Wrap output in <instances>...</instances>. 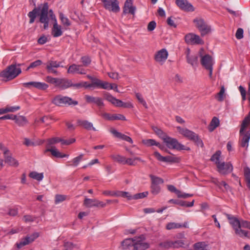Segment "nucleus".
Listing matches in <instances>:
<instances>
[{
    "label": "nucleus",
    "instance_id": "f257e3e1",
    "mask_svg": "<svg viewBox=\"0 0 250 250\" xmlns=\"http://www.w3.org/2000/svg\"><path fill=\"white\" fill-rule=\"evenodd\" d=\"M31 4L35 6L34 9L28 13V16L30 18L29 23H33L37 16H39V21L43 23L44 29H46L48 27L49 25V6L47 2L43 3L42 7H36L35 0H29Z\"/></svg>",
    "mask_w": 250,
    "mask_h": 250
},
{
    "label": "nucleus",
    "instance_id": "f03ea898",
    "mask_svg": "<svg viewBox=\"0 0 250 250\" xmlns=\"http://www.w3.org/2000/svg\"><path fill=\"white\" fill-rule=\"evenodd\" d=\"M21 64H11L8 66L5 69L0 73V77L2 78L3 81L5 82L14 79L21 73V69L17 67L20 66Z\"/></svg>",
    "mask_w": 250,
    "mask_h": 250
},
{
    "label": "nucleus",
    "instance_id": "7ed1b4c3",
    "mask_svg": "<svg viewBox=\"0 0 250 250\" xmlns=\"http://www.w3.org/2000/svg\"><path fill=\"white\" fill-rule=\"evenodd\" d=\"M177 129L181 134L183 135L188 139L193 142L198 146L201 147L204 146L203 141L200 138L198 135L195 132L187 128H183L180 126H177Z\"/></svg>",
    "mask_w": 250,
    "mask_h": 250
},
{
    "label": "nucleus",
    "instance_id": "20e7f679",
    "mask_svg": "<svg viewBox=\"0 0 250 250\" xmlns=\"http://www.w3.org/2000/svg\"><path fill=\"white\" fill-rule=\"evenodd\" d=\"M177 129L181 134L183 135L188 139L193 142L198 146L201 147L204 146L203 141L200 138L198 135L195 132L187 128H183L180 126H177Z\"/></svg>",
    "mask_w": 250,
    "mask_h": 250
},
{
    "label": "nucleus",
    "instance_id": "39448f33",
    "mask_svg": "<svg viewBox=\"0 0 250 250\" xmlns=\"http://www.w3.org/2000/svg\"><path fill=\"white\" fill-rule=\"evenodd\" d=\"M163 140L166 144L167 146L170 149H176L179 150H190L189 147L185 146L179 143L176 139L170 137L167 135L164 138Z\"/></svg>",
    "mask_w": 250,
    "mask_h": 250
},
{
    "label": "nucleus",
    "instance_id": "423d86ee",
    "mask_svg": "<svg viewBox=\"0 0 250 250\" xmlns=\"http://www.w3.org/2000/svg\"><path fill=\"white\" fill-rule=\"evenodd\" d=\"M53 103L57 106L76 105L78 104L77 101L73 100L71 98L62 95L55 97L53 100Z\"/></svg>",
    "mask_w": 250,
    "mask_h": 250
},
{
    "label": "nucleus",
    "instance_id": "0eeeda50",
    "mask_svg": "<svg viewBox=\"0 0 250 250\" xmlns=\"http://www.w3.org/2000/svg\"><path fill=\"white\" fill-rule=\"evenodd\" d=\"M0 150L3 154L4 161L6 163L14 167H17L19 166L18 161L12 157L9 150L2 144H0Z\"/></svg>",
    "mask_w": 250,
    "mask_h": 250
},
{
    "label": "nucleus",
    "instance_id": "6e6552de",
    "mask_svg": "<svg viewBox=\"0 0 250 250\" xmlns=\"http://www.w3.org/2000/svg\"><path fill=\"white\" fill-rule=\"evenodd\" d=\"M196 27L201 32L202 36H204L210 32V27L207 24L205 21L200 18H197L193 20Z\"/></svg>",
    "mask_w": 250,
    "mask_h": 250
},
{
    "label": "nucleus",
    "instance_id": "1a4fd4ad",
    "mask_svg": "<svg viewBox=\"0 0 250 250\" xmlns=\"http://www.w3.org/2000/svg\"><path fill=\"white\" fill-rule=\"evenodd\" d=\"M149 177L151 179V192L154 195L158 194L161 190L160 185L164 183V180L159 177L150 175Z\"/></svg>",
    "mask_w": 250,
    "mask_h": 250
},
{
    "label": "nucleus",
    "instance_id": "9d476101",
    "mask_svg": "<svg viewBox=\"0 0 250 250\" xmlns=\"http://www.w3.org/2000/svg\"><path fill=\"white\" fill-rule=\"evenodd\" d=\"M145 237L143 235L134 237V248L132 250H146L149 247V244L145 241Z\"/></svg>",
    "mask_w": 250,
    "mask_h": 250
},
{
    "label": "nucleus",
    "instance_id": "9b49d317",
    "mask_svg": "<svg viewBox=\"0 0 250 250\" xmlns=\"http://www.w3.org/2000/svg\"><path fill=\"white\" fill-rule=\"evenodd\" d=\"M48 15L50 18L55 21L52 31V34L54 37H58L62 35V31L61 26L58 24L55 15L53 14V11L50 10Z\"/></svg>",
    "mask_w": 250,
    "mask_h": 250
},
{
    "label": "nucleus",
    "instance_id": "f8f14e48",
    "mask_svg": "<svg viewBox=\"0 0 250 250\" xmlns=\"http://www.w3.org/2000/svg\"><path fill=\"white\" fill-rule=\"evenodd\" d=\"M45 64L48 73L56 75H58V71L56 69L61 66L62 67L61 65V62L53 60L48 61Z\"/></svg>",
    "mask_w": 250,
    "mask_h": 250
},
{
    "label": "nucleus",
    "instance_id": "ddd939ff",
    "mask_svg": "<svg viewBox=\"0 0 250 250\" xmlns=\"http://www.w3.org/2000/svg\"><path fill=\"white\" fill-rule=\"evenodd\" d=\"M103 2L106 9L114 12L119 11L120 8L117 0H103Z\"/></svg>",
    "mask_w": 250,
    "mask_h": 250
},
{
    "label": "nucleus",
    "instance_id": "4468645a",
    "mask_svg": "<svg viewBox=\"0 0 250 250\" xmlns=\"http://www.w3.org/2000/svg\"><path fill=\"white\" fill-rule=\"evenodd\" d=\"M185 39L186 42L188 44H203L204 43V41L198 35L193 33H189L186 35Z\"/></svg>",
    "mask_w": 250,
    "mask_h": 250
},
{
    "label": "nucleus",
    "instance_id": "2eb2a0df",
    "mask_svg": "<svg viewBox=\"0 0 250 250\" xmlns=\"http://www.w3.org/2000/svg\"><path fill=\"white\" fill-rule=\"evenodd\" d=\"M39 236L38 232H34L30 235H27L25 238H22L21 242L17 244V247L19 249L21 248L23 246L27 245L30 243L33 242Z\"/></svg>",
    "mask_w": 250,
    "mask_h": 250
},
{
    "label": "nucleus",
    "instance_id": "dca6fc26",
    "mask_svg": "<svg viewBox=\"0 0 250 250\" xmlns=\"http://www.w3.org/2000/svg\"><path fill=\"white\" fill-rule=\"evenodd\" d=\"M168 57V52L166 49H162L157 51L155 55V60L160 64L162 65Z\"/></svg>",
    "mask_w": 250,
    "mask_h": 250
},
{
    "label": "nucleus",
    "instance_id": "f3484780",
    "mask_svg": "<svg viewBox=\"0 0 250 250\" xmlns=\"http://www.w3.org/2000/svg\"><path fill=\"white\" fill-rule=\"evenodd\" d=\"M218 172L222 174H227L232 171L233 167L229 163L222 162L217 166Z\"/></svg>",
    "mask_w": 250,
    "mask_h": 250
},
{
    "label": "nucleus",
    "instance_id": "a211bd4d",
    "mask_svg": "<svg viewBox=\"0 0 250 250\" xmlns=\"http://www.w3.org/2000/svg\"><path fill=\"white\" fill-rule=\"evenodd\" d=\"M175 3L178 7L183 11H194V8L193 6L190 3H189L187 0H176Z\"/></svg>",
    "mask_w": 250,
    "mask_h": 250
},
{
    "label": "nucleus",
    "instance_id": "6ab92c4d",
    "mask_svg": "<svg viewBox=\"0 0 250 250\" xmlns=\"http://www.w3.org/2000/svg\"><path fill=\"white\" fill-rule=\"evenodd\" d=\"M201 63L205 68L212 67L214 63L212 57L208 54H200Z\"/></svg>",
    "mask_w": 250,
    "mask_h": 250
},
{
    "label": "nucleus",
    "instance_id": "aec40b11",
    "mask_svg": "<svg viewBox=\"0 0 250 250\" xmlns=\"http://www.w3.org/2000/svg\"><path fill=\"white\" fill-rule=\"evenodd\" d=\"M67 73L70 74L77 73L79 74H85L86 72V70L82 67V65L72 64L69 66Z\"/></svg>",
    "mask_w": 250,
    "mask_h": 250
},
{
    "label": "nucleus",
    "instance_id": "412c9836",
    "mask_svg": "<svg viewBox=\"0 0 250 250\" xmlns=\"http://www.w3.org/2000/svg\"><path fill=\"white\" fill-rule=\"evenodd\" d=\"M155 157L160 161L165 162L176 163L178 159L172 156H162L159 152L155 151L154 153Z\"/></svg>",
    "mask_w": 250,
    "mask_h": 250
},
{
    "label": "nucleus",
    "instance_id": "4be33fe9",
    "mask_svg": "<svg viewBox=\"0 0 250 250\" xmlns=\"http://www.w3.org/2000/svg\"><path fill=\"white\" fill-rule=\"evenodd\" d=\"M24 87H29L32 86L40 90H45L48 87V84L44 83L30 82L23 83Z\"/></svg>",
    "mask_w": 250,
    "mask_h": 250
},
{
    "label": "nucleus",
    "instance_id": "5701e85b",
    "mask_svg": "<svg viewBox=\"0 0 250 250\" xmlns=\"http://www.w3.org/2000/svg\"><path fill=\"white\" fill-rule=\"evenodd\" d=\"M136 7L133 6L132 0H126L125 2L123 13L134 15Z\"/></svg>",
    "mask_w": 250,
    "mask_h": 250
},
{
    "label": "nucleus",
    "instance_id": "b1692460",
    "mask_svg": "<svg viewBox=\"0 0 250 250\" xmlns=\"http://www.w3.org/2000/svg\"><path fill=\"white\" fill-rule=\"evenodd\" d=\"M93 84L95 85V87L101 88L104 89L109 90L113 88L112 84L107 82L101 81L99 79L95 80Z\"/></svg>",
    "mask_w": 250,
    "mask_h": 250
},
{
    "label": "nucleus",
    "instance_id": "393cba45",
    "mask_svg": "<svg viewBox=\"0 0 250 250\" xmlns=\"http://www.w3.org/2000/svg\"><path fill=\"white\" fill-rule=\"evenodd\" d=\"M227 218L229 220V224L232 226L234 231L235 229L240 228L241 220H238L237 218L229 214H225Z\"/></svg>",
    "mask_w": 250,
    "mask_h": 250
},
{
    "label": "nucleus",
    "instance_id": "a878e982",
    "mask_svg": "<svg viewBox=\"0 0 250 250\" xmlns=\"http://www.w3.org/2000/svg\"><path fill=\"white\" fill-rule=\"evenodd\" d=\"M134 237L132 238H127L122 242L121 248L123 250H130L134 248Z\"/></svg>",
    "mask_w": 250,
    "mask_h": 250
},
{
    "label": "nucleus",
    "instance_id": "bb28decb",
    "mask_svg": "<svg viewBox=\"0 0 250 250\" xmlns=\"http://www.w3.org/2000/svg\"><path fill=\"white\" fill-rule=\"evenodd\" d=\"M74 84L71 80L59 79L57 86L62 89H65L71 86L74 87Z\"/></svg>",
    "mask_w": 250,
    "mask_h": 250
},
{
    "label": "nucleus",
    "instance_id": "cd10ccee",
    "mask_svg": "<svg viewBox=\"0 0 250 250\" xmlns=\"http://www.w3.org/2000/svg\"><path fill=\"white\" fill-rule=\"evenodd\" d=\"M47 152H50L51 154L57 158H64L68 157V155L65 154H62L60 152L58 151V150L55 147H51V148H47L45 151L44 153Z\"/></svg>",
    "mask_w": 250,
    "mask_h": 250
},
{
    "label": "nucleus",
    "instance_id": "c85d7f7f",
    "mask_svg": "<svg viewBox=\"0 0 250 250\" xmlns=\"http://www.w3.org/2000/svg\"><path fill=\"white\" fill-rule=\"evenodd\" d=\"M240 135L242 137L241 146L243 147H247L249 146V142L250 139V131H248L245 133L243 132Z\"/></svg>",
    "mask_w": 250,
    "mask_h": 250
},
{
    "label": "nucleus",
    "instance_id": "c756f323",
    "mask_svg": "<svg viewBox=\"0 0 250 250\" xmlns=\"http://www.w3.org/2000/svg\"><path fill=\"white\" fill-rule=\"evenodd\" d=\"M187 61L193 67H196L198 62V57L196 55H190L188 53L187 54Z\"/></svg>",
    "mask_w": 250,
    "mask_h": 250
},
{
    "label": "nucleus",
    "instance_id": "7c9ffc66",
    "mask_svg": "<svg viewBox=\"0 0 250 250\" xmlns=\"http://www.w3.org/2000/svg\"><path fill=\"white\" fill-rule=\"evenodd\" d=\"M78 125L83 126V128L87 130H91L92 129L94 131H96V129L95 127L93 126V124L86 120H78Z\"/></svg>",
    "mask_w": 250,
    "mask_h": 250
},
{
    "label": "nucleus",
    "instance_id": "2f4dec72",
    "mask_svg": "<svg viewBox=\"0 0 250 250\" xmlns=\"http://www.w3.org/2000/svg\"><path fill=\"white\" fill-rule=\"evenodd\" d=\"M13 120L20 126H23L27 123V120L24 116L15 115Z\"/></svg>",
    "mask_w": 250,
    "mask_h": 250
},
{
    "label": "nucleus",
    "instance_id": "473e14b6",
    "mask_svg": "<svg viewBox=\"0 0 250 250\" xmlns=\"http://www.w3.org/2000/svg\"><path fill=\"white\" fill-rule=\"evenodd\" d=\"M250 124V111L249 112L248 115L245 117L242 121L241 128L240 130V134L244 131V130L249 126Z\"/></svg>",
    "mask_w": 250,
    "mask_h": 250
},
{
    "label": "nucleus",
    "instance_id": "72a5a7b5",
    "mask_svg": "<svg viewBox=\"0 0 250 250\" xmlns=\"http://www.w3.org/2000/svg\"><path fill=\"white\" fill-rule=\"evenodd\" d=\"M59 142H61V139L58 137H54L48 139L46 140V148H51V147H55L53 146V145Z\"/></svg>",
    "mask_w": 250,
    "mask_h": 250
},
{
    "label": "nucleus",
    "instance_id": "f704fd0d",
    "mask_svg": "<svg viewBox=\"0 0 250 250\" xmlns=\"http://www.w3.org/2000/svg\"><path fill=\"white\" fill-rule=\"evenodd\" d=\"M110 157L114 161L119 164L124 165V162H125V157L119 154H112Z\"/></svg>",
    "mask_w": 250,
    "mask_h": 250
},
{
    "label": "nucleus",
    "instance_id": "c9c22d12",
    "mask_svg": "<svg viewBox=\"0 0 250 250\" xmlns=\"http://www.w3.org/2000/svg\"><path fill=\"white\" fill-rule=\"evenodd\" d=\"M69 197L65 195L62 194H56L55 196V204H58L62 202L65 200H69Z\"/></svg>",
    "mask_w": 250,
    "mask_h": 250
},
{
    "label": "nucleus",
    "instance_id": "e433bc0d",
    "mask_svg": "<svg viewBox=\"0 0 250 250\" xmlns=\"http://www.w3.org/2000/svg\"><path fill=\"white\" fill-rule=\"evenodd\" d=\"M96 202H97V199H96L85 198L83 201V205L87 208L95 207V206H97Z\"/></svg>",
    "mask_w": 250,
    "mask_h": 250
},
{
    "label": "nucleus",
    "instance_id": "4c0bfd02",
    "mask_svg": "<svg viewBox=\"0 0 250 250\" xmlns=\"http://www.w3.org/2000/svg\"><path fill=\"white\" fill-rule=\"evenodd\" d=\"M29 176L31 178L40 181H42L43 178V173H38L36 171H32L29 173Z\"/></svg>",
    "mask_w": 250,
    "mask_h": 250
},
{
    "label": "nucleus",
    "instance_id": "58836bf2",
    "mask_svg": "<svg viewBox=\"0 0 250 250\" xmlns=\"http://www.w3.org/2000/svg\"><path fill=\"white\" fill-rule=\"evenodd\" d=\"M219 125V120L218 118L216 117H214L209 124V130L210 131H213L215 128H216Z\"/></svg>",
    "mask_w": 250,
    "mask_h": 250
},
{
    "label": "nucleus",
    "instance_id": "ea45409f",
    "mask_svg": "<svg viewBox=\"0 0 250 250\" xmlns=\"http://www.w3.org/2000/svg\"><path fill=\"white\" fill-rule=\"evenodd\" d=\"M95 80H92V83H88L87 82H83L75 83L74 84V87L77 88H79L80 87H84L85 88L90 87H95V85L94 84V82Z\"/></svg>",
    "mask_w": 250,
    "mask_h": 250
},
{
    "label": "nucleus",
    "instance_id": "a19ab883",
    "mask_svg": "<svg viewBox=\"0 0 250 250\" xmlns=\"http://www.w3.org/2000/svg\"><path fill=\"white\" fill-rule=\"evenodd\" d=\"M244 176L248 188L250 189V168L246 167L244 168Z\"/></svg>",
    "mask_w": 250,
    "mask_h": 250
},
{
    "label": "nucleus",
    "instance_id": "79ce46f5",
    "mask_svg": "<svg viewBox=\"0 0 250 250\" xmlns=\"http://www.w3.org/2000/svg\"><path fill=\"white\" fill-rule=\"evenodd\" d=\"M235 233L236 235L241 237L244 236L245 237L250 238V236L248 235V231L242 229L241 228H239L238 229H235Z\"/></svg>",
    "mask_w": 250,
    "mask_h": 250
},
{
    "label": "nucleus",
    "instance_id": "37998d69",
    "mask_svg": "<svg viewBox=\"0 0 250 250\" xmlns=\"http://www.w3.org/2000/svg\"><path fill=\"white\" fill-rule=\"evenodd\" d=\"M142 143L144 145L147 147L158 145V142H156L154 139H146L142 141Z\"/></svg>",
    "mask_w": 250,
    "mask_h": 250
},
{
    "label": "nucleus",
    "instance_id": "c03bdc74",
    "mask_svg": "<svg viewBox=\"0 0 250 250\" xmlns=\"http://www.w3.org/2000/svg\"><path fill=\"white\" fill-rule=\"evenodd\" d=\"M207 245L205 242H198L194 244L193 248L195 250H207Z\"/></svg>",
    "mask_w": 250,
    "mask_h": 250
},
{
    "label": "nucleus",
    "instance_id": "a18cd8bd",
    "mask_svg": "<svg viewBox=\"0 0 250 250\" xmlns=\"http://www.w3.org/2000/svg\"><path fill=\"white\" fill-rule=\"evenodd\" d=\"M221 155V151H217L215 153H214L211 157L210 160L211 161L214 162L215 164H216L217 166H218V164L221 163L219 161L220 157Z\"/></svg>",
    "mask_w": 250,
    "mask_h": 250
},
{
    "label": "nucleus",
    "instance_id": "49530a36",
    "mask_svg": "<svg viewBox=\"0 0 250 250\" xmlns=\"http://www.w3.org/2000/svg\"><path fill=\"white\" fill-rule=\"evenodd\" d=\"M173 245V241L170 240H167L160 244V246L165 249L172 248Z\"/></svg>",
    "mask_w": 250,
    "mask_h": 250
},
{
    "label": "nucleus",
    "instance_id": "de8ad7c7",
    "mask_svg": "<svg viewBox=\"0 0 250 250\" xmlns=\"http://www.w3.org/2000/svg\"><path fill=\"white\" fill-rule=\"evenodd\" d=\"M152 128L155 133L162 140L167 135L161 129L156 126H154Z\"/></svg>",
    "mask_w": 250,
    "mask_h": 250
},
{
    "label": "nucleus",
    "instance_id": "09e8293b",
    "mask_svg": "<svg viewBox=\"0 0 250 250\" xmlns=\"http://www.w3.org/2000/svg\"><path fill=\"white\" fill-rule=\"evenodd\" d=\"M98 113L104 119L109 121H112L113 114L103 112L102 110H99Z\"/></svg>",
    "mask_w": 250,
    "mask_h": 250
},
{
    "label": "nucleus",
    "instance_id": "8fccbe9b",
    "mask_svg": "<svg viewBox=\"0 0 250 250\" xmlns=\"http://www.w3.org/2000/svg\"><path fill=\"white\" fill-rule=\"evenodd\" d=\"M225 94V88L224 86L221 87V89L219 93L216 95L215 98L219 102H222L224 100V96Z\"/></svg>",
    "mask_w": 250,
    "mask_h": 250
},
{
    "label": "nucleus",
    "instance_id": "3c124183",
    "mask_svg": "<svg viewBox=\"0 0 250 250\" xmlns=\"http://www.w3.org/2000/svg\"><path fill=\"white\" fill-rule=\"evenodd\" d=\"M117 196L126 198L129 200L133 199V196L131 195L129 192L126 191H117Z\"/></svg>",
    "mask_w": 250,
    "mask_h": 250
},
{
    "label": "nucleus",
    "instance_id": "603ef678",
    "mask_svg": "<svg viewBox=\"0 0 250 250\" xmlns=\"http://www.w3.org/2000/svg\"><path fill=\"white\" fill-rule=\"evenodd\" d=\"M81 61L83 63L82 66H87L91 62V59L87 56H83L81 58Z\"/></svg>",
    "mask_w": 250,
    "mask_h": 250
},
{
    "label": "nucleus",
    "instance_id": "864d4df0",
    "mask_svg": "<svg viewBox=\"0 0 250 250\" xmlns=\"http://www.w3.org/2000/svg\"><path fill=\"white\" fill-rule=\"evenodd\" d=\"M182 227V225L175 223H169L167 224L166 228L167 229L170 230L174 229L180 228Z\"/></svg>",
    "mask_w": 250,
    "mask_h": 250
},
{
    "label": "nucleus",
    "instance_id": "5fc2aeb1",
    "mask_svg": "<svg viewBox=\"0 0 250 250\" xmlns=\"http://www.w3.org/2000/svg\"><path fill=\"white\" fill-rule=\"evenodd\" d=\"M60 18L62 21V23L66 26H68L70 25V22L69 20L64 16V15L61 13H60Z\"/></svg>",
    "mask_w": 250,
    "mask_h": 250
},
{
    "label": "nucleus",
    "instance_id": "6e6d98bb",
    "mask_svg": "<svg viewBox=\"0 0 250 250\" xmlns=\"http://www.w3.org/2000/svg\"><path fill=\"white\" fill-rule=\"evenodd\" d=\"M135 96H136V98L138 100V101L141 104H142L143 105V106L145 108H147V105L146 101H145V100L143 98L142 95L140 93H136Z\"/></svg>",
    "mask_w": 250,
    "mask_h": 250
},
{
    "label": "nucleus",
    "instance_id": "4d7b16f0",
    "mask_svg": "<svg viewBox=\"0 0 250 250\" xmlns=\"http://www.w3.org/2000/svg\"><path fill=\"white\" fill-rule=\"evenodd\" d=\"M219 188L223 191H228L229 189V186L225 181H221Z\"/></svg>",
    "mask_w": 250,
    "mask_h": 250
},
{
    "label": "nucleus",
    "instance_id": "13d9d810",
    "mask_svg": "<svg viewBox=\"0 0 250 250\" xmlns=\"http://www.w3.org/2000/svg\"><path fill=\"white\" fill-rule=\"evenodd\" d=\"M58 78H54L51 76H47L45 78V81L46 82L55 84L56 86H57L58 81Z\"/></svg>",
    "mask_w": 250,
    "mask_h": 250
},
{
    "label": "nucleus",
    "instance_id": "bf43d9fd",
    "mask_svg": "<svg viewBox=\"0 0 250 250\" xmlns=\"http://www.w3.org/2000/svg\"><path fill=\"white\" fill-rule=\"evenodd\" d=\"M173 244L172 248H179L183 247L185 242L182 240H179L173 241Z\"/></svg>",
    "mask_w": 250,
    "mask_h": 250
},
{
    "label": "nucleus",
    "instance_id": "052dcab7",
    "mask_svg": "<svg viewBox=\"0 0 250 250\" xmlns=\"http://www.w3.org/2000/svg\"><path fill=\"white\" fill-rule=\"evenodd\" d=\"M148 192L147 191L137 193L133 196V199L137 200L139 199L144 198L147 196Z\"/></svg>",
    "mask_w": 250,
    "mask_h": 250
},
{
    "label": "nucleus",
    "instance_id": "680f3d73",
    "mask_svg": "<svg viewBox=\"0 0 250 250\" xmlns=\"http://www.w3.org/2000/svg\"><path fill=\"white\" fill-rule=\"evenodd\" d=\"M168 203L170 204L179 205L182 207H185V205H186V201L175 199H170L168 201Z\"/></svg>",
    "mask_w": 250,
    "mask_h": 250
},
{
    "label": "nucleus",
    "instance_id": "e2e57ef3",
    "mask_svg": "<svg viewBox=\"0 0 250 250\" xmlns=\"http://www.w3.org/2000/svg\"><path fill=\"white\" fill-rule=\"evenodd\" d=\"M83 155V154H80L79 156L75 157L72 160L73 164L74 166H77L80 161L82 160Z\"/></svg>",
    "mask_w": 250,
    "mask_h": 250
},
{
    "label": "nucleus",
    "instance_id": "0e129e2a",
    "mask_svg": "<svg viewBox=\"0 0 250 250\" xmlns=\"http://www.w3.org/2000/svg\"><path fill=\"white\" fill-rule=\"evenodd\" d=\"M42 62L41 60H38L30 63V65L27 67L26 70H29L31 68L36 67L42 64Z\"/></svg>",
    "mask_w": 250,
    "mask_h": 250
},
{
    "label": "nucleus",
    "instance_id": "69168bd1",
    "mask_svg": "<svg viewBox=\"0 0 250 250\" xmlns=\"http://www.w3.org/2000/svg\"><path fill=\"white\" fill-rule=\"evenodd\" d=\"M95 104L99 107V110H102V108L104 106L103 100L100 97H98L96 101Z\"/></svg>",
    "mask_w": 250,
    "mask_h": 250
},
{
    "label": "nucleus",
    "instance_id": "338daca9",
    "mask_svg": "<svg viewBox=\"0 0 250 250\" xmlns=\"http://www.w3.org/2000/svg\"><path fill=\"white\" fill-rule=\"evenodd\" d=\"M113 120H126L125 117L122 114H113L112 121Z\"/></svg>",
    "mask_w": 250,
    "mask_h": 250
},
{
    "label": "nucleus",
    "instance_id": "774afa93",
    "mask_svg": "<svg viewBox=\"0 0 250 250\" xmlns=\"http://www.w3.org/2000/svg\"><path fill=\"white\" fill-rule=\"evenodd\" d=\"M98 97H93L89 95H85V99L86 101L88 103H94L95 104L96 101Z\"/></svg>",
    "mask_w": 250,
    "mask_h": 250
}]
</instances>
